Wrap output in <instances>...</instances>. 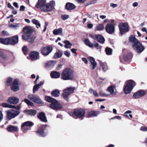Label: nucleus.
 <instances>
[{"label":"nucleus","mask_w":147,"mask_h":147,"mask_svg":"<svg viewBox=\"0 0 147 147\" xmlns=\"http://www.w3.org/2000/svg\"><path fill=\"white\" fill-rule=\"evenodd\" d=\"M84 42L86 45L90 47H92L93 46V44L90 42L88 38L85 39Z\"/></svg>","instance_id":"obj_38"},{"label":"nucleus","mask_w":147,"mask_h":147,"mask_svg":"<svg viewBox=\"0 0 147 147\" xmlns=\"http://www.w3.org/2000/svg\"><path fill=\"white\" fill-rule=\"evenodd\" d=\"M45 100L47 101H57L54 99L51 98V97L46 96L45 97Z\"/></svg>","instance_id":"obj_44"},{"label":"nucleus","mask_w":147,"mask_h":147,"mask_svg":"<svg viewBox=\"0 0 147 147\" xmlns=\"http://www.w3.org/2000/svg\"><path fill=\"white\" fill-rule=\"evenodd\" d=\"M20 26V24L19 23H14L13 24H11L9 26V27L11 29L16 30L18 29Z\"/></svg>","instance_id":"obj_28"},{"label":"nucleus","mask_w":147,"mask_h":147,"mask_svg":"<svg viewBox=\"0 0 147 147\" xmlns=\"http://www.w3.org/2000/svg\"><path fill=\"white\" fill-rule=\"evenodd\" d=\"M62 55V51L59 50L55 54L54 58L55 59H58L61 57Z\"/></svg>","instance_id":"obj_36"},{"label":"nucleus","mask_w":147,"mask_h":147,"mask_svg":"<svg viewBox=\"0 0 147 147\" xmlns=\"http://www.w3.org/2000/svg\"><path fill=\"white\" fill-rule=\"evenodd\" d=\"M53 50V48L51 46H47L43 48L41 52L44 56H47Z\"/></svg>","instance_id":"obj_12"},{"label":"nucleus","mask_w":147,"mask_h":147,"mask_svg":"<svg viewBox=\"0 0 147 147\" xmlns=\"http://www.w3.org/2000/svg\"><path fill=\"white\" fill-rule=\"evenodd\" d=\"M63 42L65 44L64 47L65 48L68 49L70 48L71 47L72 44L69 41L66 40L65 41Z\"/></svg>","instance_id":"obj_41"},{"label":"nucleus","mask_w":147,"mask_h":147,"mask_svg":"<svg viewBox=\"0 0 147 147\" xmlns=\"http://www.w3.org/2000/svg\"><path fill=\"white\" fill-rule=\"evenodd\" d=\"M145 93L144 91L140 90L135 93L133 95V97L135 98H139L143 96Z\"/></svg>","instance_id":"obj_17"},{"label":"nucleus","mask_w":147,"mask_h":147,"mask_svg":"<svg viewBox=\"0 0 147 147\" xmlns=\"http://www.w3.org/2000/svg\"><path fill=\"white\" fill-rule=\"evenodd\" d=\"M87 27L88 28L91 29L93 27V25L91 24H89L87 25Z\"/></svg>","instance_id":"obj_62"},{"label":"nucleus","mask_w":147,"mask_h":147,"mask_svg":"<svg viewBox=\"0 0 147 147\" xmlns=\"http://www.w3.org/2000/svg\"><path fill=\"white\" fill-rule=\"evenodd\" d=\"M26 103L29 105L30 106H33V103L32 102H26Z\"/></svg>","instance_id":"obj_60"},{"label":"nucleus","mask_w":147,"mask_h":147,"mask_svg":"<svg viewBox=\"0 0 147 147\" xmlns=\"http://www.w3.org/2000/svg\"><path fill=\"white\" fill-rule=\"evenodd\" d=\"M105 50L107 55H111L112 52V50L111 49L108 47H107Z\"/></svg>","instance_id":"obj_42"},{"label":"nucleus","mask_w":147,"mask_h":147,"mask_svg":"<svg viewBox=\"0 0 147 147\" xmlns=\"http://www.w3.org/2000/svg\"><path fill=\"white\" fill-rule=\"evenodd\" d=\"M71 51L73 53H74L76 56H77V53H76V51L77 50L75 49H71Z\"/></svg>","instance_id":"obj_54"},{"label":"nucleus","mask_w":147,"mask_h":147,"mask_svg":"<svg viewBox=\"0 0 147 147\" xmlns=\"http://www.w3.org/2000/svg\"><path fill=\"white\" fill-rule=\"evenodd\" d=\"M24 113L31 116H34L37 113V111L34 110H26L23 111Z\"/></svg>","instance_id":"obj_20"},{"label":"nucleus","mask_w":147,"mask_h":147,"mask_svg":"<svg viewBox=\"0 0 147 147\" xmlns=\"http://www.w3.org/2000/svg\"><path fill=\"white\" fill-rule=\"evenodd\" d=\"M90 61L91 65L93 66L92 69H94L96 67L97 63L95 61L94 58L92 57L90 58Z\"/></svg>","instance_id":"obj_32"},{"label":"nucleus","mask_w":147,"mask_h":147,"mask_svg":"<svg viewBox=\"0 0 147 147\" xmlns=\"http://www.w3.org/2000/svg\"><path fill=\"white\" fill-rule=\"evenodd\" d=\"M100 94L102 96H107V95L102 90L101 91L100 93Z\"/></svg>","instance_id":"obj_64"},{"label":"nucleus","mask_w":147,"mask_h":147,"mask_svg":"<svg viewBox=\"0 0 147 147\" xmlns=\"http://www.w3.org/2000/svg\"><path fill=\"white\" fill-rule=\"evenodd\" d=\"M82 60L84 62V63L85 64H87L88 63V61L87 59L86 58H84V57H83L82 58Z\"/></svg>","instance_id":"obj_59"},{"label":"nucleus","mask_w":147,"mask_h":147,"mask_svg":"<svg viewBox=\"0 0 147 147\" xmlns=\"http://www.w3.org/2000/svg\"><path fill=\"white\" fill-rule=\"evenodd\" d=\"M9 35V33L6 31L3 30L2 32V36H7Z\"/></svg>","instance_id":"obj_49"},{"label":"nucleus","mask_w":147,"mask_h":147,"mask_svg":"<svg viewBox=\"0 0 147 147\" xmlns=\"http://www.w3.org/2000/svg\"><path fill=\"white\" fill-rule=\"evenodd\" d=\"M8 131L13 132L17 131H18V128L17 127L12 125H9L7 128Z\"/></svg>","instance_id":"obj_25"},{"label":"nucleus","mask_w":147,"mask_h":147,"mask_svg":"<svg viewBox=\"0 0 147 147\" xmlns=\"http://www.w3.org/2000/svg\"><path fill=\"white\" fill-rule=\"evenodd\" d=\"M25 7L23 5H21L20 6V10L21 11H23L25 10Z\"/></svg>","instance_id":"obj_57"},{"label":"nucleus","mask_w":147,"mask_h":147,"mask_svg":"<svg viewBox=\"0 0 147 147\" xmlns=\"http://www.w3.org/2000/svg\"><path fill=\"white\" fill-rule=\"evenodd\" d=\"M28 98L32 101H40L39 98L34 95H30L28 96Z\"/></svg>","instance_id":"obj_22"},{"label":"nucleus","mask_w":147,"mask_h":147,"mask_svg":"<svg viewBox=\"0 0 147 147\" xmlns=\"http://www.w3.org/2000/svg\"><path fill=\"white\" fill-rule=\"evenodd\" d=\"M115 87L113 86H109L107 90V91L109 92L112 95H115V93L114 92V89Z\"/></svg>","instance_id":"obj_31"},{"label":"nucleus","mask_w":147,"mask_h":147,"mask_svg":"<svg viewBox=\"0 0 147 147\" xmlns=\"http://www.w3.org/2000/svg\"><path fill=\"white\" fill-rule=\"evenodd\" d=\"M62 66V65L60 64L57 67L56 69L57 70H60Z\"/></svg>","instance_id":"obj_58"},{"label":"nucleus","mask_w":147,"mask_h":147,"mask_svg":"<svg viewBox=\"0 0 147 147\" xmlns=\"http://www.w3.org/2000/svg\"><path fill=\"white\" fill-rule=\"evenodd\" d=\"M110 5L113 8H115L117 6V5L116 4H114L113 3H111L110 4Z\"/></svg>","instance_id":"obj_56"},{"label":"nucleus","mask_w":147,"mask_h":147,"mask_svg":"<svg viewBox=\"0 0 147 147\" xmlns=\"http://www.w3.org/2000/svg\"><path fill=\"white\" fill-rule=\"evenodd\" d=\"M62 31L63 30L62 28H60L58 29L54 30L53 31V33L55 35H62Z\"/></svg>","instance_id":"obj_29"},{"label":"nucleus","mask_w":147,"mask_h":147,"mask_svg":"<svg viewBox=\"0 0 147 147\" xmlns=\"http://www.w3.org/2000/svg\"><path fill=\"white\" fill-rule=\"evenodd\" d=\"M5 102L2 103V105L4 107L8 108H15L18 109H20V107H15L12 105L16 104L18 103V102Z\"/></svg>","instance_id":"obj_10"},{"label":"nucleus","mask_w":147,"mask_h":147,"mask_svg":"<svg viewBox=\"0 0 147 147\" xmlns=\"http://www.w3.org/2000/svg\"><path fill=\"white\" fill-rule=\"evenodd\" d=\"M74 78V71L70 68H67L64 69L61 73V78L63 80H71Z\"/></svg>","instance_id":"obj_4"},{"label":"nucleus","mask_w":147,"mask_h":147,"mask_svg":"<svg viewBox=\"0 0 147 147\" xmlns=\"http://www.w3.org/2000/svg\"><path fill=\"white\" fill-rule=\"evenodd\" d=\"M20 112L16 110L11 109L7 111V117L10 120L18 115Z\"/></svg>","instance_id":"obj_7"},{"label":"nucleus","mask_w":147,"mask_h":147,"mask_svg":"<svg viewBox=\"0 0 147 147\" xmlns=\"http://www.w3.org/2000/svg\"><path fill=\"white\" fill-rule=\"evenodd\" d=\"M52 102L49 105L51 108L54 110H56L61 109L62 108L61 105L58 102Z\"/></svg>","instance_id":"obj_13"},{"label":"nucleus","mask_w":147,"mask_h":147,"mask_svg":"<svg viewBox=\"0 0 147 147\" xmlns=\"http://www.w3.org/2000/svg\"><path fill=\"white\" fill-rule=\"evenodd\" d=\"M7 6L9 8L11 9H14V8L13 7V6H12L11 5V4L9 3L8 4Z\"/></svg>","instance_id":"obj_61"},{"label":"nucleus","mask_w":147,"mask_h":147,"mask_svg":"<svg viewBox=\"0 0 147 147\" xmlns=\"http://www.w3.org/2000/svg\"><path fill=\"white\" fill-rule=\"evenodd\" d=\"M65 7L67 10H71L75 8V6L72 3H67L66 4Z\"/></svg>","instance_id":"obj_30"},{"label":"nucleus","mask_w":147,"mask_h":147,"mask_svg":"<svg viewBox=\"0 0 147 147\" xmlns=\"http://www.w3.org/2000/svg\"><path fill=\"white\" fill-rule=\"evenodd\" d=\"M135 85V83L134 81L130 80L127 81V84L124 88L125 94H127L130 93Z\"/></svg>","instance_id":"obj_5"},{"label":"nucleus","mask_w":147,"mask_h":147,"mask_svg":"<svg viewBox=\"0 0 147 147\" xmlns=\"http://www.w3.org/2000/svg\"><path fill=\"white\" fill-rule=\"evenodd\" d=\"M9 44L15 45L17 44L18 41V36H16L9 38Z\"/></svg>","instance_id":"obj_18"},{"label":"nucleus","mask_w":147,"mask_h":147,"mask_svg":"<svg viewBox=\"0 0 147 147\" xmlns=\"http://www.w3.org/2000/svg\"><path fill=\"white\" fill-rule=\"evenodd\" d=\"M117 119L119 120H121V117L119 116H116L112 118L111 119Z\"/></svg>","instance_id":"obj_55"},{"label":"nucleus","mask_w":147,"mask_h":147,"mask_svg":"<svg viewBox=\"0 0 147 147\" xmlns=\"http://www.w3.org/2000/svg\"><path fill=\"white\" fill-rule=\"evenodd\" d=\"M55 61H50L47 62L46 64V66L48 67H53L55 64Z\"/></svg>","instance_id":"obj_34"},{"label":"nucleus","mask_w":147,"mask_h":147,"mask_svg":"<svg viewBox=\"0 0 147 147\" xmlns=\"http://www.w3.org/2000/svg\"><path fill=\"white\" fill-rule=\"evenodd\" d=\"M105 30L106 32L109 34L113 33L115 30L114 25L111 24H107L105 27Z\"/></svg>","instance_id":"obj_15"},{"label":"nucleus","mask_w":147,"mask_h":147,"mask_svg":"<svg viewBox=\"0 0 147 147\" xmlns=\"http://www.w3.org/2000/svg\"><path fill=\"white\" fill-rule=\"evenodd\" d=\"M51 94L53 96L57 97L60 95V92L57 90H55L52 92Z\"/></svg>","instance_id":"obj_40"},{"label":"nucleus","mask_w":147,"mask_h":147,"mask_svg":"<svg viewBox=\"0 0 147 147\" xmlns=\"http://www.w3.org/2000/svg\"><path fill=\"white\" fill-rule=\"evenodd\" d=\"M93 94L96 97H97L98 96V94L97 92L95 90H94V91H93Z\"/></svg>","instance_id":"obj_63"},{"label":"nucleus","mask_w":147,"mask_h":147,"mask_svg":"<svg viewBox=\"0 0 147 147\" xmlns=\"http://www.w3.org/2000/svg\"><path fill=\"white\" fill-rule=\"evenodd\" d=\"M68 113L70 116L73 117L74 118H75V119L77 118V117H75V114H74V112L73 113L72 111H69L68 112Z\"/></svg>","instance_id":"obj_52"},{"label":"nucleus","mask_w":147,"mask_h":147,"mask_svg":"<svg viewBox=\"0 0 147 147\" xmlns=\"http://www.w3.org/2000/svg\"><path fill=\"white\" fill-rule=\"evenodd\" d=\"M23 51L25 55H27L28 53V48L26 46H24L22 48Z\"/></svg>","instance_id":"obj_47"},{"label":"nucleus","mask_w":147,"mask_h":147,"mask_svg":"<svg viewBox=\"0 0 147 147\" xmlns=\"http://www.w3.org/2000/svg\"><path fill=\"white\" fill-rule=\"evenodd\" d=\"M38 135L41 137H45L46 134L44 132L43 129H38L37 131Z\"/></svg>","instance_id":"obj_37"},{"label":"nucleus","mask_w":147,"mask_h":147,"mask_svg":"<svg viewBox=\"0 0 147 147\" xmlns=\"http://www.w3.org/2000/svg\"><path fill=\"white\" fill-rule=\"evenodd\" d=\"M98 111H89L88 114V117H93L96 116L99 113Z\"/></svg>","instance_id":"obj_27"},{"label":"nucleus","mask_w":147,"mask_h":147,"mask_svg":"<svg viewBox=\"0 0 147 147\" xmlns=\"http://www.w3.org/2000/svg\"><path fill=\"white\" fill-rule=\"evenodd\" d=\"M12 81V78L10 77H9L7 79L6 81L7 86H9L10 85H11Z\"/></svg>","instance_id":"obj_45"},{"label":"nucleus","mask_w":147,"mask_h":147,"mask_svg":"<svg viewBox=\"0 0 147 147\" xmlns=\"http://www.w3.org/2000/svg\"><path fill=\"white\" fill-rule=\"evenodd\" d=\"M33 123L30 121H27L23 123L22 125V131L26 132V131L29 128L28 127H30L32 126Z\"/></svg>","instance_id":"obj_14"},{"label":"nucleus","mask_w":147,"mask_h":147,"mask_svg":"<svg viewBox=\"0 0 147 147\" xmlns=\"http://www.w3.org/2000/svg\"><path fill=\"white\" fill-rule=\"evenodd\" d=\"M19 99L14 97H9L7 99V101H19Z\"/></svg>","instance_id":"obj_43"},{"label":"nucleus","mask_w":147,"mask_h":147,"mask_svg":"<svg viewBox=\"0 0 147 147\" xmlns=\"http://www.w3.org/2000/svg\"><path fill=\"white\" fill-rule=\"evenodd\" d=\"M55 5L54 1L50 2L49 3L47 4L46 0H38L36 7L45 12L51 11L52 10L53 7Z\"/></svg>","instance_id":"obj_1"},{"label":"nucleus","mask_w":147,"mask_h":147,"mask_svg":"<svg viewBox=\"0 0 147 147\" xmlns=\"http://www.w3.org/2000/svg\"><path fill=\"white\" fill-rule=\"evenodd\" d=\"M8 59V57L6 55L5 51L0 49V63H4Z\"/></svg>","instance_id":"obj_11"},{"label":"nucleus","mask_w":147,"mask_h":147,"mask_svg":"<svg viewBox=\"0 0 147 147\" xmlns=\"http://www.w3.org/2000/svg\"><path fill=\"white\" fill-rule=\"evenodd\" d=\"M69 17V16L67 15H62L61 16V19L64 20H67L68 18Z\"/></svg>","instance_id":"obj_48"},{"label":"nucleus","mask_w":147,"mask_h":147,"mask_svg":"<svg viewBox=\"0 0 147 147\" xmlns=\"http://www.w3.org/2000/svg\"><path fill=\"white\" fill-rule=\"evenodd\" d=\"M24 32L22 36V38L31 44L33 43L35 39V37L32 34L31 28L28 26L23 28Z\"/></svg>","instance_id":"obj_3"},{"label":"nucleus","mask_w":147,"mask_h":147,"mask_svg":"<svg viewBox=\"0 0 147 147\" xmlns=\"http://www.w3.org/2000/svg\"><path fill=\"white\" fill-rule=\"evenodd\" d=\"M38 55V52L36 51L32 52L30 54V57L32 60H35L37 59Z\"/></svg>","instance_id":"obj_21"},{"label":"nucleus","mask_w":147,"mask_h":147,"mask_svg":"<svg viewBox=\"0 0 147 147\" xmlns=\"http://www.w3.org/2000/svg\"><path fill=\"white\" fill-rule=\"evenodd\" d=\"M140 129L143 131H147V127L145 126H142L140 127Z\"/></svg>","instance_id":"obj_50"},{"label":"nucleus","mask_w":147,"mask_h":147,"mask_svg":"<svg viewBox=\"0 0 147 147\" xmlns=\"http://www.w3.org/2000/svg\"><path fill=\"white\" fill-rule=\"evenodd\" d=\"M74 113L75 117L81 118V119H83L85 114V111L82 109H75Z\"/></svg>","instance_id":"obj_8"},{"label":"nucleus","mask_w":147,"mask_h":147,"mask_svg":"<svg viewBox=\"0 0 147 147\" xmlns=\"http://www.w3.org/2000/svg\"><path fill=\"white\" fill-rule=\"evenodd\" d=\"M19 84L18 80L17 79H15L11 84V89L14 91H16L18 90L19 89L18 86Z\"/></svg>","instance_id":"obj_16"},{"label":"nucleus","mask_w":147,"mask_h":147,"mask_svg":"<svg viewBox=\"0 0 147 147\" xmlns=\"http://www.w3.org/2000/svg\"><path fill=\"white\" fill-rule=\"evenodd\" d=\"M94 46L97 49H100L102 47V46H100L98 43H96L94 44Z\"/></svg>","instance_id":"obj_51"},{"label":"nucleus","mask_w":147,"mask_h":147,"mask_svg":"<svg viewBox=\"0 0 147 147\" xmlns=\"http://www.w3.org/2000/svg\"><path fill=\"white\" fill-rule=\"evenodd\" d=\"M32 21L34 24L36 25V27L37 28H38L40 27L41 24L38 20L34 19L32 20Z\"/></svg>","instance_id":"obj_39"},{"label":"nucleus","mask_w":147,"mask_h":147,"mask_svg":"<svg viewBox=\"0 0 147 147\" xmlns=\"http://www.w3.org/2000/svg\"><path fill=\"white\" fill-rule=\"evenodd\" d=\"M120 33L122 35L124 32L129 31L128 25L127 23H121L119 26Z\"/></svg>","instance_id":"obj_9"},{"label":"nucleus","mask_w":147,"mask_h":147,"mask_svg":"<svg viewBox=\"0 0 147 147\" xmlns=\"http://www.w3.org/2000/svg\"><path fill=\"white\" fill-rule=\"evenodd\" d=\"M37 117L41 121L45 122L47 121L45 114L44 113L42 112L40 113Z\"/></svg>","instance_id":"obj_19"},{"label":"nucleus","mask_w":147,"mask_h":147,"mask_svg":"<svg viewBox=\"0 0 147 147\" xmlns=\"http://www.w3.org/2000/svg\"><path fill=\"white\" fill-rule=\"evenodd\" d=\"M50 75L52 78H57L60 77V73L56 71H52L51 72Z\"/></svg>","instance_id":"obj_23"},{"label":"nucleus","mask_w":147,"mask_h":147,"mask_svg":"<svg viewBox=\"0 0 147 147\" xmlns=\"http://www.w3.org/2000/svg\"><path fill=\"white\" fill-rule=\"evenodd\" d=\"M9 38H0V42L2 44L8 45L9 44Z\"/></svg>","instance_id":"obj_26"},{"label":"nucleus","mask_w":147,"mask_h":147,"mask_svg":"<svg viewBox=\"0 0 147 147\" xmlns=\"http://www.w3.org/2000/svg\"><path fill=\"white\" fill-rule=\"evenodd\" d=\"M104 27L103 25L102 24H98L95 28V30L96 31H100L104 30Z\"/></svg>","instance_id":"obj_33"},{"label":"nucleus","mask_w":147,"mask_h":147,"mask_svg":"<svg viewBox=\"0 0 147 147\" xmlns=\"http://www.w3.org/2000/svg\"><path fill=\"white\" fill-rule=\"evenodd\" d=\"M64 54L67 57H69L70 56V52L68 51H66L64 52Z\"/></svg>","instance_id":"obj_53"},{"label":"nucleus","mask_w":147,"mask_h":147,"mask_svg":"<svg viewBox=\"0 0 147 147\" xmlns=\"http://www.w3.org/2000/svg\"><path fill=\"white\" fill-rule=\"evenodd\" d=\"M40 88V86L38 85V84H36L34 85L33 87V93H34L39 89Z\"/></svg>","instance_id":"obj_46"},{"label":"nucleus","mask_w":147,"mask_h":147,"mask_svg":"<svg viewBox=\"0 0 147 147\" xmlns=\"http://www.w3.org/2000/svg\"><path fill=\"white\" fill-rule=\"evenodd\" d=\"M96 38L98 42L101 43H103L105 41L104 38L101 34L96 35Z\"/></svg>","instance_id":"obj_24"},{"label":"nucleus","mask_w":147,"mask_h":147,"mask_svg":"<svg viewBox=\"0 0 147 147\" xmlns=\"http://www.w3.org/2000/svg\"><path fill=\"white\" fill-rule=\"evenodd\" d=\"M99 62L100 65L102 67L103 70L104 71H106L107 69V64L105 63L102 62L100 60H99Z\"/></svg>","instance_id":"obj_35"},{"label":"nucleus","mask_w":147,"mask_h":147,"mask_svg":"<svg viewBox=\"0 0 147 147\" xmlns=\"http://www.w3.org/2000/svg\"><path fill=\"white\" fill-rule=\"evenodd\" d=\"M129 40L131 42L134 49L138 53L142 52L145 49V47L134 36L132 35L129 38Z\"/></svg>","instance_id":"obj_2"},{"label":"nucleus","mask_w":147,"mask_h":147,"mask_svg":"<svg viewBox=\"0 0 147 147\" xmlns=\"http://www.w3.org/2000/svg\"><path fill=\"white\" fill-rule=\"evenodd\" d=\"M76 88L75 87H68L64 90L62 95L64 99L66 101L69 100V96L72 94Z\"/></svg>","instance_id":"obj_6"}]
</instances>
